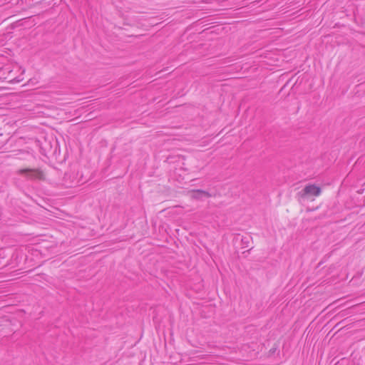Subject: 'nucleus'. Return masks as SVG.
<instances>
[{
	"instance_id": "1",
	"label": "nucleus",
	"mask_w": 365,
	"mask_h": 365,
	"mask_svg": "<svg viewBox=\"0 0 365 365\" xmlns=\"http://www.w3.org/2000/svg\"><path fill=\"white\" fill-rule=\"evenodd\" d=\"M322 192L319 187L315 185H308L303 190L297 193V195L302 199L308 198L310 196H319Z\"/></svg>"
},
{
	"instance_id": "2",
	"label": "nucleus",
	"mask_w": 365,
	"mask_h": 365,
	"mask_svg": "<svg viewBox=\"0 0 365 365\" xmlns=\"http://www.w3.org/2000/svg\"><path fill=\"white\" fill-rule=\"evenodd\" d=\"M19 175H24L30 180H42L43 179V173L39 169L24 168L17 171Z\"/></svg>"
},
{
	"instance_id": "3",
	"label": "nucleus",
	"mask_w": 365,
	"mask_h": 365,
	"mask_svg": "<svg viewBox=\"0 0 365 365\" xmlns=\"http://www.w3.org/2000/svg\"><path fill=\"white\" fill-rule=\"evenodd\" d=\"M190 197L192 199L199 200L202 197H211V194L208 192L202 190H192L190 192Z\"/></svg>"
}]
</instances>
